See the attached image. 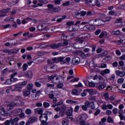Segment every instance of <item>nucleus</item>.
<instances>
[{"label":"nucleus","mask_w":125,"mask_h":125,"mask_svg":"<svg viewBox=\"0 0 125 125\" xmlns=\"http://www.w3.org/2000/svg\"><path fill=\"white\" fill-rule=\"evenodd\" d=\"M15 106H16V104H15V102H14V101L13 102L8 104L7 107L10 110H12V109H13Z\"/></svg>","instance_id":"obj_26"},{"label":"nucleus","mask_w":125,"mask_h":125,"mask_svg":"<svg viewBox=\"0 0 125 125\" xmlns=\"http://www.w3.org/2000/svg\"><path fill=\"white\" fill-rule=\"evenodd\" d=\"M25 113L26 115H31L32 114V110L30 109V108H27L25 110Z\"/></svg>","instance_id":"obj_43"},{"label":"nucleus","mask_w":125,"mask_h":125,"mask_svg":"<svg viewBox=\"0 0 125 125\" xmlns=\"http://www.w3.org/2000/svg\"><path fill=\"white\" fill-rule=\"evenodd\" d=\"M19 51V49L16 50H11V55L12 54H16V53H18V52Z\"/></svg>","instance_id":"obj_49"},{"label":"nucleus","mask_w":125,"mask_h":125,"mask_svg":"<svg viewBox=\"0 0 125 125\" xmlns=\"http://www.w3.org/2000/svg\"><path fill=\"white\" fill-rule=\"evenodd\" d=\"M47 7L48 8L46 11L48 13H54V12H58L59 11V8L55 7L53 4H48Z\"/></svg>","instance_id":"obj_4"},{"label":"nucleus","mask_w":125,"mask_h":125,"mask_svg":"<svg viewBox=\"0 0 125 125\" xmlns=\"http://www.w3.org/2000/svg\"><path fill=\"white\" fill-rule=\"evenodd\" d=\"M115 74L117 77L120 78H124L125 76V71L124 70H116L115 71Z\"/></svg>","instance_id":"obj_13"},{"label":"nucleus","mask_w":125,"mask_h":125,"mask_svg":"<svg viewBox=\"0 0 125 125\" xmlns=\"http://www.w3.org/2000/svg\"><path fill=\"white\" fill-rule=\"evenodd\" d=\"M15 102V104H16V106H19L21 105H24V102L20 100H16L14 101Z\"/></svg>","instance_id":"obj_20"},{"label":"nucleus","mask_w":125,"mask_h":125,"mask_svg":"<svg viewBox=\"0 0 125 125\" xmlns=\"http://www.w3.org/2000/svg\"><path fill=\"white\" fill-rule=\"evenodd\" d=\"M22 93L24 97H27V96H29V95L31 94V91L29 90H26L23 91Z\"/></svg>","instance_id":"obj_29"},{"label":"nucleus","mask_w":125,"mask_h":125,"mask_svg":"<svg viewBox=\"0 0 125 125\" xmlns=\"http://www.w3.org/2000/svg\"><path fill=\"white\" fill-rule=\"evenodd\" d=\"M61 79H63L62 76H58L56 74L52 75L51 76L48 77V81H52L54 83H57V82H59V80H61Z\"/></svg>","instance_id":"obj_3"},{"label":"nucleus","mask_w":125,"mask_h":125,"mask_svg":"<svg viewBox=\"0 0 125 125\" xmlns=\"http://www.w3.org/2000/svg\"><path fill=\"white\" fill-rule=\"evenodd\" d=\"M88 38H90V35L88 34V33L81 34L76 38L77 42H79V43H81L83 45V47H78V48H83V47H85V45H84L85 44V41L86 39H88Z\"/></svg>","instance_id":"obj_1"},{"label":"nucleus","mask_w":125,"mask_h":125,"mask_svg":"<svg viewBox=\"0 0 125 125\" xmlns=\"http://www.w3.org/2000/svg\"><path fill=\"white\" fill-rule=\"evenodd\" d=\"M96 12L94 11H88L86 12V15L87 17H91V16H93V15H95Z\"/></svg>","instance_id":"obj_21"},{"label":"nucleus","mask_w":125,"mask_h":125,"mask_svg":"<svg viewBox=\"0 0 125 125\" xmlns=\"http://www.w3.org/2000/svg\"><path fill=\"white\" fill-rule=\"evenodd\" d=\"M104 97L106 101H109V94L108 93H104Z\"/></svg>","instance_id":"obj_44"},{"label":"nucleus","mask_w":125,"mask_h":125,"mask_svg":"<svg viewBox=\"0 0 125 125\" xmlns=\"http://www.w3.org/2000/svg\"><path fill=\"white\" fill-rule=\"evenodd\" d=\"M125 82V79L122 78H119L118 80V83H123Z\"/></svg>","instance_id":"obj_57"},{"label":"nucleus","mask_w":125,"mask_h":125,"mask_svg":"<svg viewBox=\"0 0 125 125\" xmlns=\"http://www.w3.org/2000/svg\"><path fill=\"white\" fill-rule=\"evenodd\" d=\"M39 97L36 94H31V98L33 100H38L39 99Z\"/></svg>","instance_id":"obj_38"},{"label":"nucleus","mask_w":125,"mask_h":125,"mask_svg":"<svg viewBox=\"0 0 125 125\" xmlns=\"http://www.w3.org/2000/svg\"><path fill=\"white\" fill-rule=\"evenodd\" d=\"M121 100H115L113 102H111V104H113L114 106H116V107H117L118 104H120V103H121Z\"/></svg>","instance_id":"obj_34"},{"label":"nucleus","mask_w":125,"mask_h":125,"mask_svg":"<svg viewBox=\"0 0 125 125\" xmlns=\"http://www.w3.org/2000/svg\"><path fill=\"white\" fill-rule=\"evenodd\" d=\"M112 33L113 34V35L118 36V35H120V34H121V32H120V30L113 31L112 32Z\"/></svg>","instance_id":"obj_59"},{"label":"nucleus","mask_w":125,"mask_h":125,"mask_svg":"<svg viewBox=\"0 0 125 125\" xmlns=\"http://www.w3.org/2000/svg\"><path fill=\"white\" fill-rule=\"evenodd\" d=\"M33 87H34V84L32 83H30L27 85V90L30 91L33 89Z\"/></svg>","instance_id":"obj_35"},{"label":"nucleus","mask_w":125,"mask_h":125,"mask_svg":"<svg viewBox=\"0 0 125 125\" xmlns=\"http://www.w3.org/2000/svg\"><path fill=\"white\" fill-rule=\"evenodd\" d=\"M35 85L37 87H41L42 86V84L38 82H35Z\"/></svg>","instance_id":"obj_60"},{"label":"nucleus","mask_w":125,"mask_h":125,"mask_svg":"<svg viewBox=\"0 0 125 125\" xmlns=\"http://www.w3.org/2000/svg\"><path fill=\"white\" fill-rule=\"evenodd\" d=\"M9 10H10V8H7V9H3L0 10V14H1V13H2L3 14V13H7V12H9Z\"/></svg>","instance_id":"obj_39"},{"label":"nucleus","mask_w":125,"mask_h":125,"mask_svg":"<svg viewBox=\"0 0 125 125\" xmlns=\"http://www.w3.org/2000/svg\"><path fill=\"white\" fill-rule=\"evenodd\" d=\"M107 123L113 124V123H114V119H113L111 116H108L107 118Z\"/></svg>","instance_id":"obj_40"},{"label":"nucleus","mask_w":125,"mask_h":125,"mask_svg":"<svg viewBox=\"0 0 125 125\" xmlns=\"http://www.w3.org/2000/svg\"><path fill=\"white\" fill-rule=\"evenodd\" d=\"M68 44H69V42L65 40L63 42H60L58 44L53 43L50 45V47L52 49H56V48H59V47H62V46H66Z\"/></svg>","instance_id":"obj_2"},{"label":"nucleus","mask_w":125,"mask_h":125,"mask_svg":"<svg viewBox=\"0 0 125 125\" xmlns=\"http://www.w3.org/2000/svg\"><path fill=\"white\" fill-rule=\"evenodd\" d=\"M40 2L38 3V6H42L43 3H46L47 1L45 0H38Z\"/></svg>","instance_id":"obj_33"},{"label":"nucleus","mask_w":125,"mask_h":125,"mask_svg":"<svg viewBox=\"0 0 125 125\" xmlns=\"http://www.w3.org/2000/svg\"><path fill=\"white\" fill-rule=\"evenodd\" d=\"M77 29L75 27H73L72 26H69L68 31L69 32H73V31H76Z\"/></svg>","instance_id":"obj_55"},{"label":"nucleus","mask_w":125,"mask_h":125,"mask_svg":"<svg viewBox=\"0 0 125 125\" xmlns=\"http://www.w3.org/2000/svg\"><path fill=\"white\" fill-rule=\"evenodd\" d=\"M44 28H45V24L44 23L40 24L37 27V29L39 31H42Z\"/></svg>","instance_id":"obj_22"},{"label":"nucleus","mask_w":125,"mask_h":125,"mask_svg":"<svg viewBox=\"0 0 125 125\" xmlns=\"http://www.w3.org/2000/svg\"><path fill=\"white\" fill-rule=\"evenodd\" d=\"M88 85L90 86V87H94V86H96V83H94V82H88Z\"/></svg>","instance_id":"obj_46"},{"label":"nucleus","mask_w":125,"mask_h":125,"mask_svg":"<svg viewBox=\"0 0 125 125\" xmlns=\"http://www.w3.org/2000/svg\"><path fill=\"white\" fill-rule=\"evenodd\" d=\"M80 13L81 14V17H83V16H85L86 15V11H84L83 10H82L80 12Z\"/></svg>","instance_id":"obj_61"},{"label":"nucleus","mask_w":125,"mask_h":125,"mask_svg":"<svg viewBox=\"0 0 125 125\" xmlns=\"http://www.w3.org/2000/svg\"><path fill=\"white\" fill-rule=\"evenodd\" d=\"M73 108H69L67 111V119H72L73 118Z\"/></svg>","instance_id":"obj_17"},{"label":"nucleus","mask_w":125,"mask_h":125,"mask_svg":"<svg viewBox=\"0 0 125 125\" xmlns=\"http://www.w3.org/2000/svg\"><path fill=\"white\" fill-rule=\"evenodd\" d=\"M22 85H21L20 83L17 84L14 89L11 88V91H19V92H21L22 91Z\"/></svg>","instance_id":"obj_12"},{"label":"nucleus","mask_w":125,"mask_h":125,"mask_svg":"<svg viewBox=\"0 0 125 125\" xmlns=\"http://www.w3.org/2000/svg\"><path fill=\"white\" fill-rule=\"evenodd\" d=\"M64 19H66V16H57L52 19V21H56L57 23H61Z\"/></svg>","instance_id":"obj_9"},{"label":"nucleus","mask_w":125,"mask_h":125,"mask_svg":"<svg viewBox=\"0 0 125 125\" xmlns=\"http://www.w3.org/2000/svg\"><path fill=\"white\" fill-rule=\"evenodd\" d=\"M2 52L3 53H7L9 54V55H11V50L9 49H5L2 51Z\"/></svg>","instance_id":"obj_41"},{"label":"nucleus","mask_w":125,"mask_h":125,"mask_svg":"<svg viewBox=\"0 0 125 125\" xmlns=\"http://www.w3.org/2000/svg\"><path fill=\"white\" fill-rule=\"evenodd\" d=\"M46 86L49 88H53V87L54 86H55V84H51V83H48L46 84Z\"/></svg>","instance_id":"obj_48"},{"label":"nucleus","mask_w":125,"mask_h":125,"mask_svg":"<svg viewBox=\"0 0 125 125\" xmlns=\"http://www.w3.org/2000/svg\"><path fill=\"white\" fill-rule=\"evenodd\" d=\"M43 106L44 107V108H48V107L50 106V104H49V103L46 102H44L43 103Z\"/></svg>","instance_id":"obj_45"},{"label":"nucleus","mask_w":125,"mask_h":125,"mask_svg":"<svg viewBox=\"0 0 125 125\" xmlns=\"http://www.w3.org/2000/svg\"><path fill=\"white\" fill-rule=\"evenodd\" d=\"M72 95H75L76 96H78V95H80L81 94V91L78 89H73L72 90L71 92Z\"/></svg>","instance_id":"obj_19"},{"label":"nucleus","mask_w":125,"mask_h":125,"mask_svg":"<svg viewBox=\"0 0 125 125\" xmlns=\"http://www.w3.org/2000/svg\"><path fill=\"white\" fill-rule=\"evenodd\" d=\"M96 87L100 90H101V89H103V88L106 87V85L104 82H100L98 83H96Z\"/></svg>","instance_id":"obj_11"},{"label":"nucleus","mask_w":125,"mask_h":125,"mask_svg":"<svg viewBox=\"0 0 125 125\" xmlns=\"http://www.w3.org/2000/svg\"><path fill=\"white\" fill-rule=\"evenodd\" d=\"M87 5L90 7L94 6V5L98 6V7L101 6L100 2L98 0H88Z\"/></svg>","instance_id":"obj_6"},{"label":"nucleus","mask_w":125,"mask_h":125,"mask_svg":"<svg viewBox=\"0 0 125 125\" xmlns=\"http://www.w3.org/2000/svg\"><path fill=\"white\" fill-rule=\"evenodd\" d=\"M88 116L86 114H82L77 117V121H86Z\"/></svg>","instance_id":"obj_15"},{"label":"nucleus","mask_w":125,"mask_h":125,"mask_svg":"<svg viewBox=\"0 0 125 125\" xmlns=\"http://www.w3.org/2000/svg\"><path fill=\"white\" fill-rule=\"evenodd\" d=\"M77 53L82 58L84 59L86 58L85 54L83 51H77Z\"/></svg>","instance_id":"obj_25"},{"label":"nucleus","mask_w":125,"mask_h":125,"mask_svg":"<svg viewBox=\"0 0 125 125\" xmlns=\"http://www.w3.org/2000/svg\"><path fill=\"white\" fill-rule=\"evenodd\" d=\"M115 99H116V96L115 95H112L108 98V101L109 100H110L111 102H113Z\"/></svg>","instance_id":"obj_53"},{"label":"nucleus","mask_w":125,"mask_h":125,"mask_svg":"<svg viewBox=\"0 0 125 125\" xmlns=\"http://www.w3.org/2000/svg\"><path fill=\"white\" fill-rule=\"evenodd\" d=\"M30 20H32V19H31L30 17H27L23 20H22L21 23L22 24H27Z\"/></svg>","instance_id":"obj_32"},{"label":"nucleus","mask_w":125,"mask_h":125,"mask_svg":"<svg viewBox=\"0 0 125 125\" xmlns=\"http://www.w3.org/2000/svg\"><path fill=\"white\" fill-rule=\"evenodd\" d=\"M90 22H93V26H102L105 24V21L101 19L92 20L89 21V23Z\"/></svg>","instance_id":"obj_7"},{"label":"nucleus","mask_w":125,"mask_h":125,"mask_svg":"<svg viewBox=\"0 0 125 125\" xmlns=\"http://www.w3.org/2000/svg\"><path fill=\"white\" fill-rule=\"evenodd\" d=\"M65 59V57H60L59 58H54L52 60L48 61V64L49 65H52L54 63H58V62H63Z\"/></svg>","instance_id":"obj_5"},{"label":"nucleus","mask_w":125,"mask_h":125,"mask_svg":"<svg viewBox=\"0 0 125 125\" xmlns=\"http://www.w3.org/2000/svg\"><path fill=\"white\" fill-rule=\"evenodd\" d=\"M89 47H92V52H95V51L96 49V46L95 45H89Z\"/></svg>","instance_id":"obj_58"},{"label":"nucleus","mask_w":125,"mask_h":125,"mask_svg":"<svg viewBox=\"0 0 125 125\" xmlns=\"http://www.w3.org/2000/svg\"><path fill=\"white\" fill-rule=\"evenodd\" d=\"M62 125H68L69 121L65 119L62 121Z\"/></svg>","instance_id":"obj_47"},{"label":"nucleus","mask_w":125,"mask_h":125,"mask_svg":"<svg viewBox=\"0 0 125 125\" xmlns=\"http://www.w3.org/2000/svg\"><path fill=\"white\" fill-rule=\"evenodd\" d=\"M90 108L91 109H92V110H97L98 109V107H95V104H94V102H91Z\"/></svg>","instance_id":"obj_37"},{"label":"nucleus","mask_w":125,"mask_h":125,"mask_svg":"<svg viewBox=\"0 0 125 125\" xmlns=\"http://www.w3.org/2000/svg\"><path fill=\"white\" fill-rule=\"evenodd\" d=\"M74 24H75V22L73 21H69L66 22V25L69 26V27L71 26L72 25H74Z\"/></svg>","instance_id":"obj_54"},{"label":"nucleus","mask_w":125,"mask_h":125,"mask_svg":"<svg viewBox=\"0 0 125 125\" xmlns=\"http://www.w3.org/2000/svg\"><path fill=\"white\" fill-rule=\"evenodd\" d=\"M48 119V117H47L45 113L42 114L40 117V120L43 124V125H45V124L47 122V119Z\"/></svg>","instance_id":"obj_10"},{"label":"nucleus","mask_w":125,"mask_h":125,"mask_svg":"<svg viewBox=\"0 0 125 125\" xmlns=\"http://www.w3.org/2000/svg\"><path fill=\"white\" fill-rule=\"evenodd\" d=\"M84 105H86V106L87 107V108H89L91 105V102H89V101H86L85 103H84Z\"/></svg>","instance_id":"obj_52"},{"label":"nucleus","mask_w":125,"mask_h":125,"mask_svg":"<svg viewBox=\"0 0 125 125\" xmlns=\"http://www.w3.org/2000/svg\"><path fill=\"white\" fill-rule=\"evenodd\" d=\"M43 112V110L40 108H37L35 109V113L42 115Z\"/></svg>","instance_id":"obj_28"},{"label":"nucleus","mask_w":125,"mask_h":125,"mask_svg":"<svg viewBox=\"0 0 125 125\" xmlns=\"http://www.w3.org/2000/svg\"><path fill=\"white\" fill-rule=\"evenodd\" d=\"M71 61V58L70 57H66L63 61L62 62V64H68Z\"/></svg>","instance_id":"obj_30"},{"label":"nucleus","mask_w":125,"mask_h":125,"mask_svg":"<svg viewBox=\"0 0 125 125\" xmlns=\"http://www.w3.org/2000/svg\"><path fill=\"white\" fill-rule=\"evenodd\" d=\"M11 81H10V79H8L6 81V82H4V84H11Z\"/></svg>","instance_id":"obj_64"},{"label":"nucleus","mask_w":125,"mask_h":125,"mask_svg":"<svg viewBox=\"0 0 125 125\" xmlns=\"http://www.w3.org/2000/svg\"><path fill=\"white\" fill-rule=\"evenodd\" d=\"M66 105L63 104L61 106V110L62 111H63L65 112V111H66Z\"/></svg>","instance_id":"obj_63"},{"label":"nucleus","mask_w":125,"mask_h":125,"mask_svg":"<svg viewBox=\"0 0 125 125\" xmlns=\"http://www.w3.org/2000/svg\"><path fill=\"white\" fill-rule=\"evenodd\" d=\"M28 69V64L27 63H24L22 65V71L24 72L25 71H27V69Z\"/></svg>","instance_id":"obj_42"},{"label":"nucleus","mask_w":125,"mask_h":125,"mask_svg":"<svg viewBox=\"0 0 125 125\" xmlns=\"http://www.w3.org/2000/svg\"><path fill=\"white\" fill-rule=\"evenodd\" d=\"M62 0H55V4H56L57 5H60V4H61V1H62Z\"/></svg>","instance_id":"obj_51"},{"label":"nucleus","mask_w":125,"mask_h":125,"mask_svg":"<svg viewBox=\"0 0 125 125\" xmlns=\"http://www.w3.org/2000/svg\"><path fill=\"white\" fill-rule=\"evenodd\" d=\"M0 114L2 116H4V117H7V116L9 115V113L7 111H5L4 108L1 106H0Z\"/></svg>","instance_id":"obj_14"},{"label":"nucleus","mask_w":125,"mask_h":125,"mask_svg":"<svg viewBox=\"0 0 125 125\" xmlns=\"http://www.w3.org/2000/svg\"><path fill=\"white\" fill-rule=\"evenodd\" d=\"M87 93V91L86 90H84L83 91V92L81 94L82 97H85L86 96V94Z\"/></svg>","instance_id":"obj_50"},{"label":"nucleus","mask_w":125,"mask_h":125,"mask_svg":"<svg viewBox=\"0 0 125 125\" xmlns=\"http://www.w3.org/2000/svg\"><path fill=\"white\" fill-rule=\"evenodd\" d=\"M27 83H28V82L27 81H24L23 82H22L21 83H20V84L21 85L22 87L23 88L24 86H25V85H26V84H27Z\"/></svg>","instance_id":"obj_62"},{"label":"nucleus","mask_w":125,"mask_h":125,"mask_svg":"<svg viewBox=\"0 0 125 125\" xmlns=\"http://www.w3.org/2000/svg\"><path fill=\"white\" fill-rule=\"evenodd\" d=\"M63 86H64V84H63V83H60L57 85V87H58L60 89H62Z\"/></svg>","instance_id":"obj_56"},{"label":"nucleus","mask_w":125,"mask_h":125,"mask_svg":"<svg viewBox=\"0 0 125 125\" xmlns=\"http://www.w3.org/2000/svg\"><path fill=\"white\" fill-rule=\"evenodd\" d=\"M74 16L75 18H77V19H82V15L81 12H79L78 11L75 12Z\"/></svg>","instance_id":"obj_27"},{"label":"nucleus","mask_w":125,"mask_h":125,"mask_svg":"<svg viewBox=\"0 0 125 125\" xmlns=\"http://www.w3.org/2000/svg\"><path fill=\"white\" fill-rule=\"evenodd\" d=\"M25 76L28 79H32V78H33V71L29 70L27 73L25 74Z\"/></svg>","instance_id":"obj_24"},{"label":"nucleus","mask_w":125,"mask_h":125,"mask_svg":"<svg viewBox=\"0 0 125 125\" xmlns=\"http://www.w3.org/2000/svg\"><path fill=\"white\" fill-rule=\"evenodd\" d=\"M81 59L78 57H75L72 59V63L73 65H78L80 63Z\"/></svg>","instance_id":"obj_18"},{"label":"nucleus","mask_w":125,"mask_h":125,"mask_svg":"<svg viewBox=\"0 0 125 125\" xmlns=\"http://www.w3.org/2000/svg\"><path fill=\"white\" fill-rule=\"evenodd\" d=\"M38 121V118L36 117H31L27 123H29V124H33V123H35V122H37Z\"/></svg>","instance_id":"obj_23"},{"label":"nucleus","mask_w":125,"mask_h":125,"mask_svg":"<svg viewBox=\"0 0 125 125\" xmlns=\"http://www.w3.org/2000/svg\"><path fill=\"white\" fill-rule=\"evenodd\" d=\"M96 28L94 27L93 24L89 25H86L83 27V31H85L86 32H92V31H94Z\"/></svg>","instance_id":"obj_8"},{"label":"nucleus","mask_w":125,"mask_h":125,"mask_svg":"<svg viewBox=\"0 0 125 125\" xmlns=\"http://www.w3.org/2000/svg\"><path fill=\"white\" fill-rule=\"evenodd\" d=\"M66 103H67V104H77L78 102L76 101H73L72 100H67Z\"/></svg>","instance_id":"obj_36"},{"label":"nucleus","mask_w":125,"mask_h":125,"mask_svg":"<svg viewBox=\"0 0 125 125\" xmlns=\"http://www.w3.org/2000/svg\"><path fill=\"white\" fill-rule=\"evenodd\" d=\"M20 119L19 118L17 117L13 119L12 118H10V122H11V125H18L19 124L18 123L19 122V120Z\"/></svg>","instance_id":"obj_16"},{"label":"nucleus","mask_w":125,"mask_h":125,"mask_svg":"<svg viewBox=\"0 0 125 125\" xmlns=\"http://www.w3.org/2000/svg\"><path fill=\"white\" fill-rule=\"evenodd\" d=\"M106 74H110V69H105L101 72V74L102 76H105V75H106Z\"/></svg>","instance_id":"obj_31"}]
</instances>
